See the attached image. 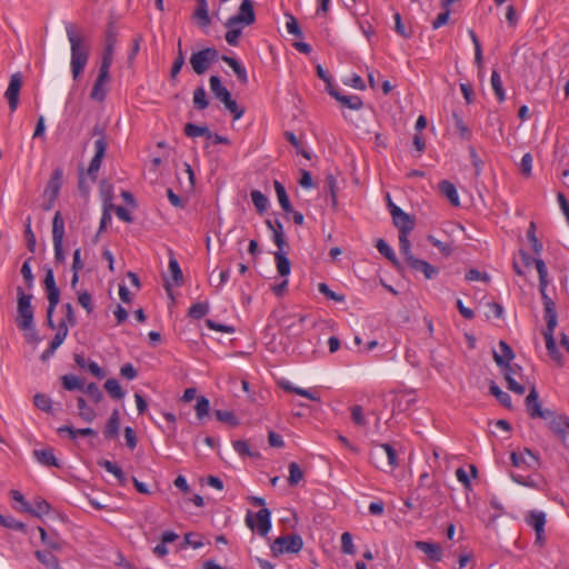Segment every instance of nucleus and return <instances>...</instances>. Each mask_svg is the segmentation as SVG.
Listing matches in <instances>:
<instances>
[{
    "instance_id": "1",
    "label": "nucleus",
    "mask_w": 569,
    "mask_h": 569,
    "mask_svg": "<svg viewBox=\"0 0 569 569\" xmlns=\"http://www.w3.org/2000/svg\"><path fill=\"white\" fill-rule=\"evenodd\" d=\"M70 43V69L74 80L84 71L91 53V42L84 30L74 22L64 24Z\"/></svg>"
},
{
    "instance_id": "2",
    "label": "nucleus",
    "mask_w": 569,
    "mask_h": 569,
    "mask_svg": "<svg viewBox=\"0 0 569 569\" xmlns=\"http://www.w3.org/2000/svg\"><path fill=\"white\" fill-rule=\"evenodd\" d=\"M221 57L219 51L213 47H207L199 51L192 52L189 62L193 72L198 76L203 74L212 63L217 62Z\"/></svg>"
},
{
    "instance_id": "3",
    "label": "nucleus",
    "mask_w": 569,
    "mask_h": 569,
    "mask_svg": "<svg viewBox=\"0 0 569 569\" xmlns=\"http://www.w3.org/2000/svg\"><path fill=\"white\" fill-rule=\"evenodd\" d=\"M302 548L303 540L298 533L280 536L270 545V551L273 557H279L283 553H298Z\"/></svg>"
},
{
    "instance_id": "4",
    "label": "nucleus",
    "mask_w": 569,
    "mask_h": 569,
    "mask_svg": "<svg viewBox=\"0 0 569 569\" xmlns=\"http://www.w3.org/2000/svg\"><path fill=\"white\" fill-rule=\"evenodd\" d=\"M244 521L250 530L266 537L271 530V511L264 507L256 513L248 510Z\"/></svg>"
},
{
    "instance_id": "5",
    "label": "nucleus",
    "mask_w": 569,
    "mask_h": 569,
    "mask_svg": "<svg viewBox=\"0 0 569 569\" xmlns=\"http://www.w3.org/2000/svg\"><path fill=\"white\" fill-rule=\"evenodd\" d=\"M18 293V318L17 326L21 330L32 329L33 309L31 306V295H27L21 287L17 289Z\"/></svg>"
},
{
    "instance_id": "6",
    "label": "nucleus",
    "mask_w": 569,
    "mask_h": 569,
    "mask_svg": "<svg viewBox=\"0 0 569 569\" xmlns=\"http://www.w3.org/2000/svg\"><path fill=\"white\" fill-rule=\"evenodd\" d=\"M64 220L60 211H57L52 219V242L54 250V260L62 263L66 260L63 251Z\"/></svg>"
},
{
    "instance_id": "7",
    "label": "nucleus",
    "mask_w": 569,
    "mask_h": 569,
    "mask_svg": "<svg viewBox=\"0 0 569 569\" xmlns=\"http://www.w3.org/2000/svg\"><path fill=\"white\" fill-rule=\"evenodd\" d=\"M256 21V13L253 10L252 0H243L236 14L231 16L224 22V27H231L232 24H241L248 27Z\"/></svg>"
},
{
    "instance_id": "8",
    "label": "nucleus",
    "mask_w": 569,
    "mask_h": 569,
    "mask_svg": "<svg viewBox=\"0 0 569 569\" xmlns=\"http://www.w3.org/2000/svg\"><path fill=\"white\" fill-rule=\"evenodd\" d=\"M389 212L392 217L393 224L398 228L399 232H411L416 224L415 217L405 212L393 202L389 204Z\"/></svg>"
},
{
    "instance_id": "9",
    "label": "nucleus",
    "mask_w": 569,
    "mask_h": 569,
    "mask_svg": "<svg viewBox=\"0 0 569 569\" xmlns=\"http://www.w3.org/2000/svg\"><path fill=\"white\" fill-rule=\"evenodd\" d=\"M108 148V142L106 137H100L94 141V156L92 157L89 168L87 170V174L91 179L92 182H96L98 171L101 168L102 159L106 154V150Z\"/></svg>"
},
{
    "instance_id": "10",
    "label": "nucleus",
    "mask_w": 569,
    "mask_h": 569,
    "mask_svg": "<svg viewBox=\"0 0 569 569\" xmlns=\"http://www.w3.org/2000/svg\"><path fill=\"white\" fill-rule=\"evenodd\" d=\"M500 368L502 369V373L507 381L508 389L517 395H523L526 391V387L516 379V377L521 376L522 368L517 363H508L507 366H502Z\"/></svg>"
},
{
    "instance_id": "11",
    "label": "nucleus",
    "mask_w": 569,
    "mask_h": 569,
    "mask_svg": "<svg viewBox=\"0 0 569 569\" xmlns=\"http://www.w3.org/2000/svg\"><path fill=\"white\" fill-rule=\"evenodd\" d=\"M526 408L532 419L541 418L545 419L551 416L550 409H542L539 401V395L535 387H531L528 396L526 397Z\"/></svg>"
},
{
    "instance_id": "12",
    "label": "nucleus",
    "mask_w": 569,
    "mask_h": 569,
    "mask_svg": "<svg viewBox=\"0 0 569 569\" xmlns=\"http://www.w3.org/2000/svg\"><path fill=\"white\" fill-rule=\"evenodd\" d=\"M512 466L517 468H529L538 469L540 467L539 458L528 448H525L521 452L512 451L510 455Z\"/></svg>"
},
{
    "instance_id": "13",
    "label": "nucleus",
    "mask_w": 569,
    "mask_h": 569,
    "mask_svg": "<svg viewBox=\"0 0 569 569\" xmlns=\"http://www.w3.org/2000/svg\"><path fill=\"white\" fill-rule=\"evenodd\" d=\"M21 87L22 76L20 72H16L10 77L9 86L4 92L11 112H14L18 108Z\"/></svg>"
},
{
    "instance_id": "14",
    "label": "nucleus",
    "mask_w": 569,
    "mask_h": 569,
    "mask_svg": "<svg viewBox=\"0 0 569 569\" xmlns=\"http://www.w3.org/2000/svg\"><path fill=\"white\" fill-rule=\"evenodd\" d=\"M543 310H545V319H546V329L543 330L542 335L545 339L548 338H555L553 332L558 323V315L556 310V303L552 302H546L543 303Z\"/></svg>"
},
{
    "instance_id": "15",
    "label": "nucleus",
    "mask_w": 569,
    "mask_h": 569,
    "mask_svg": "<svg viewBox=\"0 0 569 569\" xmlns=\"http://www.w3.org/2000/svg\"><path fill=\"white\" fill-rule=\"evenodd\" d=\"M407 263L412 270L421 272L428 280L436 278L439 273L436 267L426 260L416 258L415 256H410Z\"/></svg>"
},
{
    "instance_id": "16",
    "label": "nucleus",
    "mask_w": 569,
    "mask_h": 569,
    "mask_svg": "<svg viewBox=\"0 0 569 569\" xmlns=\"http://www.w3.org/2000/svg\"><path fill=\"white\" fill-rule=\"evenodd\" d=\"M551 431L560 438H565L569 429V418L566 416H558L551 410V416L545 418Z\"/></svg>"
},
{
    "instance_id": "17",
    "label": "nucleus",
    "mask_w": 569,
    "mask_h": 569,
    "mask_svg": "<svg viewBox=\"0 0 569 569\" xmlns=\"http://www.w3.org/2000/svg\"><path fill=\"white\" fill-rule=\"evenodd\" d=\"M110 81V73L99 71L98 77L92 86L90 98L94 101L102 102L107 97L106 84Z\"/></svg>"
},
{
    "instance_id": "18",
    "label": "nucleus",
    "mask_w": 569,
    "mask_h": 569,
    "mask_svg": "<svg viewBox=\"0 0 569 569\" xmlns=\"http://www.w3.org/2000/svg\"><path fill=\"white\" fill-rule=\"evenodd\" d=\"M535 266L539 276V292L541 295L542 303L552 302L553 300L548 296L547 293V287H548V269L542 259H536Z\"/></svg>"
},
{
    "instance_id": "19",
    "label": "nucleus",
    "mask_w": 569,
    "mask_h": 569,
    "mask_svg": "<svg viewBox=\"0 0 569 569\" xmlns=\"http://www.w3.org/2000/svg\"><path fill=\"white\" fill-rule=\"evenodd\" d=\"M329 94L348 109L359 110L362 108L363 103L359 96H346L340 93V91L336 88L329 89Z\"/></svg>"
},
{
    "instance_id": "20",
    "label": "nucleus",
    "mask_w": 569,
    "mask_h": 569,
    "mask_svg": "<svg viewBox=\"0 0 569 569\" xmlns=\"http://www.w3.org/2000/svg\"><path fill=\"white\" fill-rule=\"evenodd\" d=\"M63 171L60 168L53 170L50 180L44 189V197L58 198L61 186H62Z\"/></svg>"
},
{
    "instance_id": "21",
    "label": "nucleus",
    "mask_w": 569,
    "mask_h": 569,
    "mask_svg": "<svg viewBox=\"0 0 569 569\" xmlns=\"http://www.w3.org/2000/svg\"><path fill=\"white\" fill-rule=\"evenodd\" d=\"M415 546L418 550L426 553L430 560L435 562L441 561L442 548L439 543L429 541H416Z\"/></svg>"
},
{
    "instance_id": "22",
    "label": "nucleus",
    "mask_w": 569,
    "mask_h": 569,
    "mask_svg": "<svg viewBox=\"0 0 569 569\" xmlns=\"http://www.w3.org/2000/svg\"><path fill=\"white\" fill-rule=\"evenodd\" d=\"M415 402L416 398L413 397L412 392L397 393L392 402V415L408 410L410 406Z\"/></svg>"
},
{
    "instance_id": "23",
    "label": "nucleus",
    "mask_w": 569,
    "mask_h": 569,
    "mask_svg": "<svg viewBox=\"0 0 569 569\" xmlns=\"http://www.w3.org/2000/svg\"><path fill=\"white\" fill-rule=\"evenodd\" d=\"M209 86L213 97L222 103L231 98L230 91L222 86L221 79L218 76H211L209 78Z\"/></svg>"
},
{
    "instance_id": "24",
    "label": "nucleus",
    "mask_w": 569,
    "mask_h": 569,
    "mask_svg": "<svg viewBox=\"0 0 569 569\" xmlns=\"http://www.w3.org/2000/svg\"><path fill=\"white\" fill-rule=\"evenodd\" d=\"M370 461L371 463L379 470L385 472L389 471V466L387 465L386 455L383 450V445H376L370 451Z\"/></svg>"
},
{
    "instance_id": "25",
    "label": "nucleus",
    "mask_w": 569,
    "mask_h": 569,
    "mask_svg": "<svg viewBox=\"0 0 569 569\" xmlns=\"http://www.w3.org/2000/svg\"><path fill=\"white\" fill-rule=\"evenodd\" d=\"M499 350L500 352H493V359L498 367L507 366L515 358V352L511 347L502 340L499 342Z\"/></svg>"
},
{
    "instance_id": "26",
    "label": "nucleus",
    "mask_w": 569,
    "mask_h": 569,
    "mask_svg": "<svg viewBox=\"0 0 569 569\" xmlns=\"http://www.w3.org/2000/svg\"><path fill=\"white\" fill-rule=\"evenodd\" d=\"M198 4L193 12V18L197 20L198 26L202 29L208 28L211 24V19L208 12L207 0H197Z\"/></svg>"
},
{
    "instance_id": "27",
    "label": "nucleus",
    "mask_w": 569,
    "mask_h": 569,
    "mask_svg": "<svg viewBox=\"0 0 569 569\" xmlns=\"http://www.w3.org/2000/svg\"><path fill=\"white\" fill-rule=\"evenodd\" d=\"M33 456L37 461L46 467H57L60 468V463L54 456L52 448H46L40 450H34Z\"/></svg>"
},
{
    "instance_id": "28",
    "label": "nucleus",
    "mask_w": 569,
    "mask_h": 569,
    "mask_svg": "<svg viewBox=\"0 0 569 569\" xmlns=\"http://www.w3.org/2000/svg\"><path fill=\"white\" fill-rule=\"evenodd\" d=\"M168 267H169V271L171 273L172 284L177 286V287L181 286L182 280H183L182 271H181L178 260L176 259V257L172 252H170V256H169V266ZM170 286H171V283L167 279L166 280L167 290H169Z\"/></svg>"
},
{
    "instance_id": "29",
    "label": "nucleus",
    "mask_w": 569,
    "mask_h": 569,
    "mask_svg": "<svg viewBox=\"0 0 569 569\" xmlns=\"http://www.w3.org/2000/svg\"><path fill=\"white\" fill-rule=\"evenodd\" d=\"M439 191L441 192V194H443L449 200V202L452 206H455V207L460 206L459 194H458L456 186L452 182H450L448 180L440 181L439 182Z\"/></svg>"
},
{
    "instance_id": "30",
    "label": "nucleus",
    "mask_w": 569,
    "mask_h": 569,
    "mask_svg": "<svg viewBox=\"0 0 569 569\" xmlns=\"http://www.w3.org/2000/svg\"><path fill=\"white\" fill-rule=\"evenodd\" d=\"M221 60L233 70L240 83L246 84L248 82L247 70L237 59L229 56H221Z\"/></svg>"
},
{
    "instance_id": "31",
    "label": "nucleus",
    "mask_w": 569,
    "mask_h": 569,
    "mask_svg": "<svg viewBox=\"0 0 569 569\" xmlns=\"http://www.w3.org/2000/svg\"><path fill=\"white\" fill-rule=\"evenodd\" d=\"M119 429H120V415H119V410L118 409H114L107 423H106V427H104V437L107 439H111V438H116L118 435H119Z\"/></svg>"
},
{
    "instance_id": "32",
    "label": "nucleus",
    "mask_w": 569,
    "mask_h": 569,
    "mask_svg": "<svg viewBox=\"0 0 569 569\" xmlns=\"http://www.w3.org/2000/svg\"><path fill=\"white\" fill-rule=\"evenodd\" d=\"M546 513L543 511H540V510H530L527 515H526V522L528 526H530L531 528L535 529V531H542V529H545V526H546Z\"/></svg>"
},
{
    "instance_id": "33",
    "label": "nucleus",
    "mask_w": 569,
    "mask_h": 569,
    "mask_svg": "<svg viewBox=\"0 0 569 569\" xmlns=\"http://www.w3.org/2000/svg\"><path fill=\"white\" fill-rule=\"evenodd\" d=\"M34 556L47 569H62L58 558L49 550H37Z\"/></svg>"
},
{
    "instance_id": "34",
    "label": "nucleus",
    "mask_w": 569,
    "mask_h": 569,
    "mask_svg": "<svg viewBox=\"0 0 569 569\" xmlns=\"http://www.w3.org/2000/svg\"><path fill=\"white\" fill-rule=\"evenodd\" d=\"M183 133L188 138L204 137L206 139H211L212 137V132L209 130L207 126H198L191 122L184 126Z\"/></svg>"
},
{
    "instance_id": "35",
    "label": "nucleus",
    "mask_w": 569,
    "mask_h": 569,
    "mask_svg": "<svg viewBox=\"0 0 569 569\" xmlns=\"http://www.w3.org/2000/svg\"><path fill=\"white\" fill-rule=\"evenodd\" d=\"M98 465L106 469L108 472L112 473L121 486L127 483V476L117 463L103 459L98 461Z\"/></svg>"
},
{
    "instance_id": "36",
    "label": "nucleus",
    "mask_w": 569,
    "mask_h": 569,
    "mask_svg": "<svg viewBox=\"0 0 569 569\" xmlns=\"http://www.w3.org/2000/svg\"><path fill=\"white\" fill-rule=\"evenodd\" d=\"M59 435L68 433L71 439H76L78 436H96L97 432L92 428L74 429L70 426H61L57 429Z\"/></svg>"
},
{
    "instance_id": "37",
    "label": "nucleus",
    "mask_w": 569,
    "mask_h": 569,
    "mask_svg": "<svg viewBox=\"0 0 569 569\" xmlns=\"http://www.w3.org/2000/svg\"><path fill=\"white\" fill-rule=\"evenodd\" d=\"M274 260L277 264L278 273L281 277H287L290 273V260L287 258L286 253L276 251L274 252Z\"/></svg>"
},
{
    "instance_id": "38",
    "label": "nucleus",
    "mask_w": 569,
    "mask_h": 569,
    "mask_svg": "<svg viewBox=\"0 0 569 569\" xmlns=\"http://www.w3.org/2000/svg\"><path fill=\"white\" fill-rule=\"evenodd\" d=\"M227 32L224 34V39L229 46L236 47L239 44V39L242 34V27L241 24H232L231 27H226Z\"/></svg>"
},
{
    "instance_id": "39",
    "label": "nucleus",
    "mask_w": 569,
    "mask_h": 569,
    "mask_svg": "<svg viewBox=\"0 0 569 569\" xmlns=\"http://www.w3.org/2000/svg\"><path fill=\"white\" fill-rule=\"evenodd\" d=\"M192 101L197 110L202 111L209 107V100L203 87H198L194 89Z\"/></svg>"
},
{
    "instance_id": "40",
    "label": "nucleus",
    "mask_w": 569,
    "mask_h": 569,
    "mask_svg": "<svg viewBox=\"0 0 569 569\" xmlns=\"http://www.w3.org/2000/svg\"><path fill=\"white\" fill-rule=\"evenodd\" d=\"M40 532L41 541L50 549V550H61L62 549V540L59 537H50L47 531L42 528H38Z\"/></svg>"
},
{
    "instance_id": "41",
    "label": "nucleus",
    "mask_w": 569,
    "mask_h": 569,
    "mask_svg": "<svg viewBox=\"0 0 569 569\" xmlns=\"http://www.w3.org/2000/svg\"><path fill=\"white\" fill-rule=\"evenodd\" d=\"M118 31L114 23L110 22L104 33V47L103 50L114 51L117 43Z\"/></svg>"
},
{
    "instance_id": "42",
    "label": "nucleus",
    "mask_w": 569,
    "mask_h": 569,
    "mask_svg": "<svg viewBox=\"0 0 569 569\" xmlns=\"http://www.w3.org/2000/svg\"><path fill=\"white\" fill-rule=\"evenodd\" d=\"M104 389L113 399H122L124 397L122 387L114 378H110L104 382Z\"/></svg>"
},
{
    "instance_id": "43",
    "label": "nucleus",
    "mask_w": 569,
    "mask_h": 569,
    "mask_svg": "<svg viewBox=\"0 0 569 569\" xmlns=\"http://www.w3.org/2000/svg\"><path fill=\"white\" fill-rule=\"evenodd\" d=\"M250 196L257 211L259 213H263L269 204L267 196H264L260 190H252Z\"/></svg>"
},
{
    "instance_id": "44",
    "label": "nucleus",
    "mask_w": 569,
    "mask_h": 569,
    "mask_svg": "<svg viewBox=\"0 0 569 569\" xmlns=\"http://www.w3.org/2000/svg\"><path fill=\"white\" fill-rule=\"evenodd\" d=\"M490 81H491V87H492V90H493L497 99L500 102H502L506 98V94H505V90L502 87L500 73L497 70L492 71Z\"/></svg>"
},
{
    "instance_id": "45",
    "label": "nucleus",
    "mask_w": 569,
    "mask_h": 569,
    "mask_svg": "<svg viewBox=\"0 0 569 569\" xmlns=\"http://www.w3.org/2000/svg\"><path fill=\"white\" fill-rule=\"evenodd\" d=\"M489 391L491 395H493L498 401L507 407V408H510L511 407V397L509 396V393L502 391L498 385H496L493 381H491L490 386H489Z\"/></svg>"
},
{
    "instance_id": "46",
    "label": "nucleus",
    "mask_w": 569,
    "mask_h": 569,
    "mask_svg": "<svg viewBox=\"0 0 569 569\" xmlns=\"http://www.w3.org/2000/svg\"><path fill=\"white\" fill-rule=\"evenodd\" d=\"M33 405L41 411L51 413L52 412V401L44 393H36L33 397Z\"/></svg>"
},
{
    "instance_id": "47",
    "label": "nucleus",
    "mask_w": 569,
    "mask_h": 569,
    "mask_svg": "<svg viewBox=\"0 0 569 569\" xmlns=\"http://www.w3.org/2000/svg\"><path fill=\"white\" fill-rule=\"evenodd\" d=\"M545 341H546V349H547L548 355L550 356V358L553 361H556L558 366L562 367L563 366V358H562L561 353L558 350V347L556 345L555 338H548V339H545Z\"/></svg>"
},
{
    "instance_id": "48",
    "label": "nucleus",
    "mask_w": 569,
    "mask_h": 569,
    "mask_svg": "<svg viewBox=\"0 0 569 569\" xmlns=\"http://www.w3.org/2000/svg\"><path fill=\"white\" fill-rule=\"evenodd\" d=\"M184 64V54L181 48V40L178 41V53L170 70V78L174 80Z\"/></svg>"
},
{
    "instance_id": "49",
    "label": "nucleus",
    "mask_w": 569,
    "mask_h": 569,
    "mask_svg": "<svg viewBox=\"0 0 569 569\" xmlns=\"http://www.w3.org/2000/svg\"><path fill=\"white\" fill-rule=\"evenodd\" d=\"M376 248L379 253L386 257L389 261H391L393 264H398V259L395 251L383 239H379L377 241Z\"/></svg>"
},
{
    "instance_id": "50",
    "label": "nucleus",
    "mask_w": 569,
    "mask_h": 569,
    "mask_svg": "<svg viewBox=\"0 0 569 569\" xmlns=\"http://www.w3.org/2000/svg\"><path fill=\"white\" fill-rule=\"evenodd\" d=\"M62 386L64 389L71 390H83V382L73 375H64L61 377Z\"/></svg>"
},
{
    "instance_id": "51",
    "label": "nucleus",
    "mask_w": 569,
    "mask_h": 569,
    "mask_svg": "<svg viewBox=\"0 0 569 569\" xmlns=\"http://www.w3.org/2000/svg\"><path fill=\"white\" fill-rule=\"evenodd\" d=\"M209 312V305L207 302L193 303L189 310L188 316L192 319H201Z\"/></svg>"
},
{
    "instance_id": "52",
    "label": "nucleus",
    "mask_w": 569,
    "mask_h": 569,
    "mask_svg": "<svg viewBox=\"0 0 569 569\" xmlns=\"http://www.w3.org/2000/svg\"><path fill=\"white\" fill-rule=\"evenodd\" d=\"M303 479V471L297 462L289 463L288 482L290 486H297Z\"/></svg>"
},
{
    "instance_id": "53",
    "label": "nucleus",
    "mask_w": 569,
    "mask_h": 569,
    "mask_svg": "<svg viewBox=\"0 0 569 569\" xmlns=\"http://www.w3.org/2000/svg\"><path fill=\"white\" fill-rule=\"evenodd\" d=\"M409 234H410V232H399V248H400V252L403 256L406 262L409 261L410 256H413L411 253Z\"/></svg>"
},
{
    "instance_id": "54",
    "label": "nucleus",
    "mask_w": 569,
    "mask_h": 569,
    "mask_svg": "<svg viewBox=\"0 0 569 569\" xmlns=\"http://www.w3.org/2000/svg\"><path fill=\"white\" fill-rule=\"evenodd\" d=\"M527 238L529 242L531 243L532 250L536 254H540L542 251V243L539 241V239L536 236V226L533 222H530L529 228L527 230Z\"/></svg>"
},
{
    "instance_id": "55",
    "label": "nucleus",
    "mask_w": 569,
    "mask_h": 569,
    "mask_svg": "<svg viewBox=\"0 0 569 569\" xmlns=\"http://www.w3.org/2000/svg\"><path fill=\"white\" fill-rule=\"evenodd\" d=\"M337 179L332 173L326 176L325 189L331 197V203L335 207L337 204Z\"/></svg>"
},
{
    "instance_id": "56",
    "label": "nucleus",
    "mask_w": 569,
    "mask_h": 569,
    "mask_svg": "<svg viewBox=\"0 0 569 569\" xmlns=\"http://www.w3.org/2000/svg\"><path fill=\"white\" fill-rule=\"evenodd\" d=\"M452 119L455 122V128L460 133V136L463 139H469L471 136V132H470L469 128L466 126V123L463 122L462 117L457 111H453Z\"/></svg>"
},
{
    "instance_id": "57",
    "label": "nucleus",
    "mask_w": 569,
    "mask_h": 569,
    "mask_svg": "<svg viewBox=\"0 0 569 569\" xmlns=\"http://www.w3.org/2000/svg\"><path fill=\"white\" fill-rule=\"evenodd\" d=\"M77 407L79 409L80 417L87 421L91 422L94 419V412L91 408H89L86 403V400L82 397H79L77 400Z\"/></svg>"
},
{
    "instance_id": "58",
    "label": "nucleus",
    "mask_w": 569,
    "mask_h": 569,
    "mask_svg": "<svg viewBox=\"0 0 569 569\" xmlns=\"http://www.w3.org/2000/svg\"><path fill=\"white\" fill-rule=\"evenodd\" d=\"M0 525L6 527V528H9V529H13V530H18V531H26V525L19 520H17L16 518L13 517H6V516H2L0 513Z\"/></svg>"
},
{
    "instance_id": "59",
    "label": "nucleus",
    "mask_w": 569,
    "mask_h": 569,
    "mask_svg": "<svg viewBox=\"0 0 569 569\" xmlns=\"http://www.w3.org/2000/svg\"><path fill=\"white\" fill-rule=\"evenodd\" d=\"M24 236H26V240H27V248L30 252L33 253L36 251L37 239H36V234L33 233V231L31 229V218L30 217H28L27 221H26Z\"/></svg>"
},
{
    "instance_id": "60",
    "label": "nucleus",
    "mask_w": 569,
    "mask_h": 569,
    "mask_svg": "<svg viewBox=\"0 0 569 569\" xmlns=\"http://www.w3.org/2000/svg\"><path fill=\"white\" fill-rule=\"evenodd\" d=\"M383 450L386 455L387 465L389 466V471L391 472L398 467L397 451L389 443H382Z\"/></svg>"
},
{
    "instance_id": "61",
    "label": "nucleus",
    "mask_w": 569,
    "mask_h": 569,
    "mask_svg": "<svg viewBox=\"0 0 569 569\" xmlns=\"http://www.w3.org/2000/svg\"><path fill=\"white\" fill-rule=\"evenodd\" d=\"M51 507L48 501L44 499H37L32 505L31 513L34 517H42L43 515L49 513Z\"/></svg>"
},
{
    "instance_id": "62",
    "label": "nucleus",
    "mask_w": 569,
    "mask_h": 569,
    "mask_svg": "<svg viewBox=\"0 0 569 569\" xmlns=\"http://www.w3.org/2000/svg\"><path fill=\"white\" fill-rule=\"evenodd\" d=\"M183 542L193 549H199L204 546L203 537L194 532H187L183 537Z\"/></svg>"
},
{
    "instance_id": "63",
    "label": "nucleus",
    "mask_w": 569,
    "mask_h": 569,
    "mask_svg": "<svg viewBox=\"0 0 569 569\" xmlns=\"http://www.w3.org/2000/svg\"><path fill=\"white\" fill-rule=\"evenodd\" d=\"M341 551L346 555L356 553V547L352 541V535L348 531L341 535Z\"/></svg>"
},
{
    "instance_id": "64",
    "label": "nucleus",
    "mask_w": 569,
    "mask_h": 569,
    "mask_svg": "<svg viewBox=\"0 0 569 569\" xmlns=\"http://www.w3.org/2000/svg\"><path fill=\"white\" fill-rule=\"evenodd\" d=\"M216 418L221 421L226 422L232 427L238 426L239 421L238 418L233 415V412L228 410H216L214 411Z\"/></svg>"
}]
</instances>
